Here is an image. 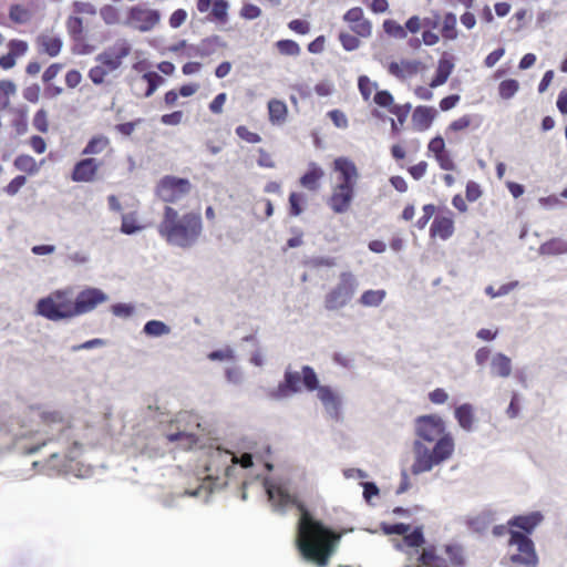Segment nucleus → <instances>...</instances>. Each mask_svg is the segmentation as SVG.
Masks as SVG:
<instances>
[{"mask_svg": "<svg viewBox=\"0 0 567 567\" xmlns=\"http://www.w3.org/2000/svg\"><path fill=\"white\" fill-rule=\"evenodd\" d=\"M262 486L275 513L282 515L292 506L299 511L295 543L301 557L318 567L327 566L337 550L340 537L333 529L316 519L306 505L281 485L264 478Z\"/></svg>", "mask_w": 567, "mask_h": 567, "instance_id": "obj_1", "label": "nucleus"}, {"mask_svg": "<svg viewBox=\"0 0 567 567\" xmlns=\"http://www.w3.org/2000/svg\"><path fill=\"white\" fill-rule=\"evenodd\" d=\"M416 440L412 444L411 473L421 475L447 461L454 453L455 442L446 432L444 420L437 414L417 416L414 421Z\"/></svg>", "mask_w": 567, "mask_h": 567, "instance_id": "obj_2", "label": "nucleus"}, {"mask_svg": "<svg viewBox=\"0 0 567 567\" xmlns=\"http://www.w3.org/2000/svg\"><path fill=\"white\" fill-rule=\"evenodd\" d=\"M306 390L317 391V398L324 408L326 413L334 420L340 419L342 398L330 385H320L319 377L310 365H302L301 371H293L288 365L284 372V379L279 384L269 390L268 398L274 401H284Z\"/></svg>", "mask_w": 567, "mask_h": 567, "instance_id": "obj_3", "label": "nucleus"}, {"mask_svg": "<svg viewBox=\"0 0 567 567\" xmlns=\"http://www.w3.org/2000/svg\"><path fill=\"white\" fill-rule=\"evenodd\" d=\"M237 465H240L241 468L251 467L254 465L252 454L244 453L241 456H237L231 450L210 446L204 464L209 487L200 485L195 489H186L185 494L192 497H200L204 494V502L208 503L209 495L226 486L228 480L235 475Z\"/></svg>", "mask_w": 567, "mask_h": 567, "instance_id": "obj_4", "label": "nucleus"}, {"mask_svg": "<svg viewBox=\"0 0 567 567\" xmlns=\"http://www.w3.org/2000/svg\"><path fill=\"white\" fill-rule=\"evenodd\" d=\"M157 231L168 245L189 249L199 240L203 233V219L198 213L188 212L179 215L175 208L165 206Z\"/></svg>", "mask_w": 567, "mask_h": 567, "instance_id": "obj_5", "label": "nucleus"}, {"mask_svg": "<svg viewBox=\"0 0 567 567\" xmlns=\"http://www.w3.org/2000/svg\"><path fill=\"white\" fill-rule=\"evenodd\" d=\"M359 279L351 271H342L337 284L326 293L323 305L328 311H338L347 307L359 289Z\"/></svg>", "mask_w": 567, "mask_h": 567, "instance_id": "obj_6", "label": "nucleus"}, {"mask_svg": "<svg viewBox=\"0 0 567 567\" xmlns=\"http://www.w3.org/2000/svg\"><path fill=\"white\" fill-rule=\"evenodd\" d=\"M508 545L516 546L517 548V553L509 556V560L513 564L524 567H537L539 558L530 537L519 535L518 530H509Z\"/></svg>", "mask_w": 567, "mask_h": 567, "instance_id": "obj_7", "label": "nucleus"}, {"mask_svg": "<svg viewBox=\"0 0 567 567\" xmlns=\"http://www.w3.org/2000/svg\"><path fill=\"white\" fill-rule=\"evenodd\" d=\"M192 190V184L187 178L166 175L159 179L156 186V195L165 203H176L187 196Z\"/></svg>", "mask_w": 567, "mask_h": 567, "instance_id": "obj_8", "label": "nucleus"}, {"mask_svg": "<svg viewBox=\"0 0 567 567\" xmlns=\"http://www.w3.org/2000/svg\"><path fill=\"white\" fill-rule=\"evenodd\" d=\"M161 21V12L156 9H145L141 6L130 8L125 25L141 32H150Z\"/></svg>", "mask_w": 567, "mask_h": 567, "instance_id": "obj_9", "label": "nucleus"}, {"mask_svg": "<svg viewBox=\"0 0 567 567\" xmlns=\"http://www.w3.org/2000/svg\"><path fill=\"white\" fill-rule=\"evenodd\" d=\"M131 44L125 39L117 40L112 47L95 56V61L102 64L110 73L117 70L123 59L130 55Z\"/></svg>", "mask_w": 567, "mask_h": 567, "instance_id": "obj_10", "label": "nucleus"}, {"mask_svg": "<svg viewBox=\"0 0 567 567\" xmlns=\"http://www.w3.org/2000/svg\"><path fill=\"white\" fill-rule=\"evenodd\" d=\"M43 420L47 423L48 429L44 430L47 439L43 441L42 445H45L48 442L52 441H58L65 444L71 441V427L66 422H64L60 413H43Z\"/></svg>", "mask_w": 567, "mask_h": 567, "instance_id": "obj_11", "label": "nucleus"}, {"mask_svg": "<svg viewBox=\"0 0 567 567\" xmlns=\"http://www.w3.org/2000/svg\"><path fill=\"white\" fill-rule=\"evenodd\" d=\"M109 300V296L100 288L86 287L75 297V313L79 316L93 311L99 305Z\"/></svg>", "mask_w": 567, "mask_h": 567, "instance_id": "obj_12", "label": "nucleus"}, {"mask_svg": "<svg viewBox=\"0 0 567 567\" xmlns=\"http://www.w3.org/2000/svg\"><path fill=\"white\" fill-rule=\"evenodd\" d=\"M544 520V515L538 512H530L524 515H515L508 522L507 526L509 530H518L519 535H530L537 528L538 525Z\"/></svg>", "mask_w": 567, "mask_h": 567, "instance_id": "obj_13", "label": "nucleus"}, {"mask_svg": "<svg viewBox=\"0 0 567 567\" xmlns=\"http://www.w3.org/2000/svg\"><path fill=\"white\" fill-rule=\"evenodd\" d=\"M101 162L94 157H85L78 161L72 169L71 178L78 183H90L95 179Z\"/></svg>", "mask_w": 567, "mask_h": 567, "instance_id": "obj_14", "label": "nucleus"}, {"mask_svg": "<svg viewBox=\"0 0 567 567\" xmlns=\"http://www.w3.org/2000/svg\"><path fill=\"white\" fill-rule=\"evenodd\" d=\"M354 197V187L337 185L329 200L330 208L336 214L346 213Z\"/></svg>", "mask_w": 567, "mask_h": 567, "instance_id": "obj_15", "label": "nucleus"}, {"mask_svg": "<svg viewBox=\"0 0 567 567\" xmlns=\"http://www.w3.org/2000/svg\"><path fill=\"white\" fill-rule=\"evenodd\" d=\"M334 171L339 173V185L355 187L359 172L355 164L347 157H338L333 162Z\"/></svg>", "mask_w": 567, "mask_h": 567, "instance_id": "obj_16", "label": "nucleus"}, {"mask_svg": "<svg viewBox=\"0 0 567 567\" xmlns=\"http://www.w3.org/2000/svg\"><path fill=\"white\" fill-rule=\"evenodd\" d=\"M37 313L51 321L64 320V313L59 311L58 299L54 297V291L49 296L41 298L35 305Z\"/></svg>", "mask_w": 567, "mask_h": 567, "instance_id": "obj_17", "label": "nucleus"}, {"mask_svg": "<svg viewBox=\"0 0 567 567\" xmlns=\"http://www.w3.org/2000/svg\"><path fill=\"white\" fill-rule=\"evenodd\" d=\"M217 47L225 48L226 42L219 35H212L202 40L196 45H189L187 48V55L207 58L216 52Z\"/></svg>", "mask_w": 567, "mask_h": 567, "instance_id": "obj_18", "label": "nucleus"}, {"mask_svg": "<svg viewBox=\"0 0 567 567\" xmlns=\"http://www.w3.org/2000/svg\"><path fill=\"white\" fill-rule=\"evenodd\" d=\"M437 112L432 106L419 105L412 114L413 127L416 131H426L433 123Z\"/></svg>", "mask_w": 567, "mask_h": 567, "instance_id": "obj_19", "label": "nucleus"}, {"mask_svg": "<svg viewBox=\"0 0 567 567\" xmlns=\"http://www.w3.org/2000/svg\"><path fill=\"white\" fill-rule=\"evenodd\" d=\"M489 374L495 378H508L512 374L511 358L502 352L495 353L491 360Z\"/></svg>", "mask_w": 567, "mask_h": 567, "instance_id": "obj_20", "label": "nucleus"}, {"mask_svg": "<svg viewBox=\"0 0 567 567\" xmlns=\"http://www.w3.org/2000/svg\"><path fill=\"white\" fill-rule=\"evenodd\" d=\"M496 519V512L492 508H485L477 515L468 518L467 525L471 530L477 534H483L487 530L493 522Z\"/></svg>", "mask_w": 567, "mask_h": 567, "instance_id": "obj_21", "label": "nucleus"}, {"mask_svg": "<svg viewBox=\"0 0 567 567\" xmlns=\"http://www.w3.org/2000/svg\"><path fill=\"white\" fill-rule=\"evenodd\" d=\"M54 297L58 299L59 303V311L64 313V320L71 319L74 317H78L79 315L75 313V299H71V290H55Z\"/></svg>", "mask_w": 567, "mask_h": 567, "instance_id": "obj_22", "label": "nucleus"}, {"mask_svg": "<svg viewBox=\"0 0 567 567\" xmlns=\"http://www.w3.org/2000/svg\"><path fill=\"white\" fill-rule=\"evenodd\" d=\"M454 416L457 420L458 425L467 432L473 430L474 423V410L470 403H463L455 408Z\"/></svg>", "mask_w": 567, "mask_h": 567, "instance_id": "obj_23", "label": "nucleus"}, {"mask_svg": "<svg viewBox=\"0 0 567 567\" xmlns=\"http://www.w3.org/2000/svg\"><path fill=\"white\" fill-rule=\"evenodd\" d=\"M431 235L443 240L449 239L454 233L453 220L449 217H436L431 225Z\"/></svg>", "mask_w": 567, "mask_h": 567, "instance_id": "obj_24", "label": "nucleus"}, {"mask_svg": "<svg viewBox=\"0 0 567 567\" xmlns=\"http://www.w3.org/2000/svg\"><path fill=\"white\" fill-rule=\"evenodd\" d=\"M323 174V169L319 165L310 163L308 171L300 177V184L309 190H316Z\"/></svg>", "mask_w": 567, "mask_h": 567, "instance_id": "obj_25", "label": "nucleus"}, {"mask_svg": "<svg viewBox=\"0 0 567 567\" xmlns=\"http://www.w3.org/2000/svg\"><path fill=\"white\" fill-rule=\"evenodd\" d=\"M539 255L543 256H558L567 254V240L561 238H553L539 246Z\"/></svg>", "mask_w": 567, "mask_h": 567, "instance_id": "obj_26", "label": "nucleus"}, {"mask_svg": "<svg viewBox=\"0 0 567 567\" xmlns=\"http://www.w3.org/2000/svg\"><path fill=\"white\" fill-rule=\"evenodd\" d=\"M41 51L54 58L61 52L63 42L59 37L40 35L37 40Z\"/></svg>", "mask_w": 567, "mask_h": 567, "instance_id": "obj_27", "label": "nucleus"}, {"mask_svg": "<svg viewBox=\"0 0 567 567\" xmlns=\"http://www.w3.org/2000/svg\"><path fill=\"white\" fill-rule=\"evenodd\" d=\"M454 64L446 59H441L434 76L431 80L430 86L437 87L446 83L449 76L453 71Z\"/></svg>", "mask_w": 567, "mask_h": 567, "instance_id": "obj_28", "label": "nucleus"}, {"mask_svg": "<svg viewBox=\"0 0 567 567\" xmlns=\"http://www.w3.org/2000/svg\"><path fill=\"white\" fill-rule=\"evenodd\" d=\"M143 333L150 338H159L171 333V327L162 320L152 319L143 326Z\"/></svg>", "mask_w": 567, "mask_h": 567, "instance_id": "obj_29", "label": "nucleus"}, {"mask_svg": "<svg viewBox=\"0 0 567 567\" xmlns=\"http://www.w3.org/2000/svg\"><path fill=\"white\" fill-rule=\"evenodd\" d=\"M269 121L271 123H281L287 116V105L285 102L272 99L268 102Z\"/></svg>", "mask_w": 567, "mask_h": 567, "instance_id": "obj_30", "label": "nucleus"}, {"mask_svg": "<svg viewBox=\"0 0 567 567\" xmlns=\"http://www.w3.org/2000/svg\"><path fill=\"white\" fill-rule=\"evenodd\" d=\"M385 297L386 291L383 289H369L361 295L359 303L362 305L363 307H379L383 302Z\"/></svg>", "mask_w": 567, "mask_h": 567, "instance_id": "obj_31", "label": "nucleus"}, {"mask_svg": "<svg viewBox=\"0 0 567 567\" xmlns=\"http://www.w3.org/2000/svg\"><path fill=\"white\" fill-rule=\"evenodd\" d=\"M110 144V140L104 135H96L89 140L82 151L83 155L101 154Z\"/></svg>", "mask_w": 567, "mask_h": 567, "instance_id": "obj_32", "label": "nucleus"}, {"mask_svg": "<svg viewBox=\"0 0 567 567\" xmlns=\"http://www.w3.org/2000/svg\"><path fill=\"white\" fill-rule=\"evenodd\" d=\"M167 440L169 442H177L178 445L184 450H189L197 443L196 435L185 431L169 433L167 434Z\"/></svg>", "mask_w": 567, "mask_h": 567, "instance_id": "obj_33", "label": "nucleus"}, {"mask_svg": "<svg viewBox=\"0 0 567 567\" xmlns=\"http://www.w3.org/2000/svg\"><path fill=\"white\" fill-rule=\"evenodd\" d=\"M456 14L453 12L445 13L442 21V37L446 40H455L457 38Z\"/></svg>", "mask_w": 567, "mask_h": 567, "instance_id": "obj_34", "label": "nucleus"}, {"mask_svg": "<svg viewBox=\"0 0 567 567\" xmlns=\"http://www.w3.org/2000/svg\"><path fill=\"white\" fill-rule=\"evenodd\" d=\"M14 167L29 175H33L39 171L35 159L30 155H19L14 159Z\"/></svg>", "mask_w": 567, "mask_h": 567, "instance_id": "obj_35", "label": "nucleus"}, {"mask_svg": "<svg viewBox=\"0 0 567 567\" xmlns=\"http://www.w3.org/2000/svg\"><path fill=\"white\" fill-rule=\"evenodd\" d=\"M142 79L147 83V89L145 92L146 97L152 96L158 86L165 81L164 78L155 71L145 72L142 75Z\"/></svg>", "mask_w": 567, "mask_h": 567, "instance_id": "obj_36", "label": "nucleus"}, {"mask_svg": "<svg viewBox=\"0 0 567 567\" xmlns=\"http://www.w3.org/2000/svg\"><path fill=\"white\" fill-rule=\"evenodd\" d=\"M519 90V83L515 79H507L499 83L498 93L504 100L512 99Z\"/></svg>", "mask_w": 567, "mask_h": 567, "instance_id": "obj_37", "label": "nucleus"}, {"mask_svg": "<svg viewBox=\"0 0 567 567\" xmlns=\"http://www.w3.org/2000/svg\"><path fill=\"white\" fill-rule=\"evenodd\" d=\"M383 30L386 34L390 37H393L395 39H405L406 38V30L398 23L395 20L386 19L383 21Z\"/></svg>", "mask_w": 567, "mask_h": 567, "instance_id": "obj_38", "label": "nucleus"}, {"mask_svg": "<svg viewBox=\"0 0 567 567\" xmlns=\"http://www.w3.org/2000/svg\"><path fill=\"white\" fill-rule=\"evenodd\" d=\"M336 265V258L330 256H313L306 261V266L311 269L332 268Z\"/></svg>", "mask_w": 567, "mask_h": 567, "instance_id": "obj_39", "label": "nucleus"}, {"mask_svg": "<svg viewBox=\"0 0 567 567\" xmlns=\"http://www.w3.org/2000/svg\"><path fill=\"white\" fill-rule=\"evenodd\" d=\"M9 18L16 23L24 24L30 20L31 14L23 6L12 4L9 9Z\"/></svg>", "mask_w": 567, "mask_h": 567, "instance_id": "obj_40", "label": "nucleus"}, {"mask_svg": "<svg viewBox=\"0 0 567 567\" xmlns=\"http://www.w3.org/2000/svg\"><path fill=\"white\" fill-rule=\"evenodd\" d=\"M66 29L73 40L79 41L82 39L83 20L80 17L71 16L66 20Z\"/></svg>", "mask_w": 567, "mask_h": 567, "instance_id": "obj_41", "label": "nucleus"}, {"mask_svg": "<svg viewBox=\"0 0 567 567\" xmlns=\"http://www.w3.org/2000/svg\"><path fill=\"white\" fill-rule=\"evenodd\" d=\"M278 51L284 55L297 56L300 53L299 44L290 39H284L276 42Z\"/></svg>", "mask_w": 567, "mask_h": 567, "instance_id": "obj_42", "label": "nucleus"}, {"mask_svg": "<svg viewBox=\"0 0 567 567\" xmlns=\"http://www.w3.org/2000/svg\"><path fill=\"white\" fill-rule=\"evenodd\" d=\"M142 230V226L137 225L133 214L122 215L121 233L125 235H134Z\"/></svg>", "mask_w": 567, "mask_h": 567, "instance_id": "obj_43", "label": "nucleus"}, {"mask_svg": "<svg viewBox=\"0 0 567 567\" xmlns=\"http://www.w3.org/2000/svg\"><path fill=\"white\" fill-rule=\"evenodd\" d=\"M100 16L103 19V21L109 25H113L120 22V12L117 8H115L112 4L103 6L100 9Z\"/></svg>", "mask_w": 567, "mask_h": 567, "instance_id": "obj_44", "label": "nucleus"}, {"mask_svg": "<svg viewBox=\"0 0 567 567\" xmlns=\"http://www.w3.org/2000/svg\"><path fill=\"white\" fill-rule=\"evenodd\" d=\"M228 8L227 0H215L212 6V16L215 20L225 22L228 18Z\"/></svg>", "mask_w": 567, "mask_h": 567, "instance_id": "obj_45", "label": "nucleus"}, {"mask_svg": "<svg viewBox=\"0 0 567 567\" xmlns=\"http://www.w3.org/2000/svg\"><path fill=\"white\" fill-rule=\"evenodd\" d=\"M381 529L385 535L404 536V534H406L411 529V526L409 524H404V523H393V524L382 523Z\"/></svg>", "mask_w": 567, "mask_h": 567, "instance_id": "obj_46", "label": "nucleus"}, {"mask_svg": "<svg viewBox=\"0 0 567 567\" xmlns=\"http://www.w3.org/2000/svg\"><path fill=\"white\" fill-rule=\"evenodd\" d=\"M373 102L380 107L391 109L394 105L393 95L388 90L377 91L373 97Z\"/></svg>", "mask_w": 567, "mask_h": 567, "instance_id": "obj_47", "label": "nucleus"}, {"mask_svg": "<svg viewBox=\"0 0 567 567\" xmlns=\"http://www.w3.org/2000/svg\"><path fill=\"white\" fill-rule=\"evenodd\" d=\"M34 128L41 133H47L49 130L48 112L44 109H40L33 116L32 122Z\"/></svg>", "mask_w": 567, "mask_h": 567, "instance_id": "obj_48", "label": "nucleus"}, {"mask_svg": "<svg viewBox=\"0 0 567 567\" xmlns=\"http://www.w3.org/2000/svg\"><path fill=\"white\" fill-rule=\"evenodd\" d=\"M289 214L291 216H299L302 213L301 203L303 202V195L300 193L292 192L289 195Z\"/></svg>", "mask_w": 567, "mask_h": 567, "instance_id": "obj_49", "label": "nucleus"}, {"mask_svg": "<svg viewBox=\"0 0 567 567\" xmlns=\"http://www.w3.org/2000/svg\"><path fill=\"white\" fill-rule=\"evenodd\" d=\"M411 109V103L394 104L393 106H391L389 112L395 115L398 117L399 123L402 125L406 121Z\"/></svg>", "mask_w": 567, "mask_h": 567, "instance_id": "obj_50", "label": "nucleus"}, {"mask_svg": "<svg viewBox=\"0 0 567 567\" xmlns=\"http://www.w3.org/2000/svg\"><path fill=\"white\" fill-rule=\"evenodd\" d=\"M339 40L346 51H353L360 45V40L348 32H340Z\"/></svg>", "mask_w": 567, "mask_h": 567, "instance_id": "obj_51", "label": "nucleus"}, {"mask_svg": "<svg viewBox=\"0 0 567 567\" xmlns=\"http://www.w3.org/2000/svg\"><path fill=\"white\" fill-rule=\"evenodd\" d=\"M111 311L115 317L128 318L134 313V306L131 303L117 302L111 307Z\"/></svg>", "mask_w": 567, "mask_h": 567, "instance_id": "obj_52", "label": "nucleus"}, {"mask_svg": "<svg viewBox=\"0 0 567 567\" xmlns=\"http://www.w3.org/2000/svg\"><path fill=\"white\" fill-rule=\"evenodd\" d=\"M8 47L9 52L13 54L16 59L17 56L25 54L29 49L28 42L19 39L10 40Z\"/></svg>", "mask_w": 567, "mask_h": 567, "instance_id": "obj_53", "label": "nucleus"}, {"mask_svg": "<svg viewBox=\"0 0 567 567\" xmlns=\"http://www.w3.org/2000/svg\"><path fill=\"white\" fill-rule=\"evenodd\" d=\"M75 467L73 465H64L63 466V473H74V475L79 478H86L91 476V466H85L83 464H75Z\"/></svg>", "mask_w": 567, "mask_h": 567, "instance_id": "obj_54", "label": "nucleus"}, {"mask_svg": "<svg viewBox=\"0 0 567 567\" xmlns=\"http://www.w3.org/2000/svg\"><path fill=\"white\" fill-rule=\"evenodd\" d=\"M236 134L241 140L248 142V143H259L261 141V137L259 134L250 132L246 126L239 125L236 127Z\"/></svg>", "mask_w": 567, "mask_h": 567, "instance_id": "obj_55", "label": "nucleus"}, {"mask_svg": "<svg viewBox=\"0 0 567 567\" xmlns=\"http://www.w3.org/2000/svg\"><path fill=\"white\" fill-rule=\"evenodd\" d=\"M109 73L110 72L101 64L89 71V78L95 85H100L104 82V79Z\"/></svg>", "mask_w": 567, "mask_h": 567, "instance_id": "obj_56", "label": "nucleus"}, {"mask_svg": "<svg viewBox=\"0 0 567 567\" xmlns=\"http://www.w3.org/2000/svg\"><path fill=\"white\" fill-rule=\"evenodd\" d=\"M351 29L354 33L362 38H368L371 35L372 32V24L369 20L363 19L354 24L351 25Z\"/></svg>", "mask_w": 567, "mask_h": 567, "instance_id": "obj_57", "label": "nucleus"}, {"mask_svg": "<svg viewBox=\"0 0 567 567\" xmlns=\"http://www.w3.org/2000/svg\"><path fill=\"white\" fill-rule=\"evenodd\" d=\"M25 183L27 177L24 175H18L4 187V192L10 196H14Z\"/></svg>", "mask_w": 567, "mask_h": 567, "instance_id": "obj_58", "label": "nucleus"}, {"mask_svg": "<svg viewBox=\"0 0 567 567\" xmlns=\"http://www.w3.org/2000/svg\"><path fill=\"white\" fill-rule=\"evenodd\" d=\"M105 344H106V340L100 339V338H95V339L87 340V341H85L83 343L72 346L71 351L72 352H78L80 350H91V349H94V348L104 347Z\"/></svg>", "mask_w": 567, "mask_h": 567, "instance_id": "obj_59", "label": "nucleus"}, {"mask_svg": "<svg viewBox=\"0 0 567 567\" xmlns=\"http://www.w3.org/2000/svg\"><path fill=\"white\" fill-rule=\"evenodd\" d=\"M358 87L364 101H368L372 93V83L367 75H360L358 79Z\"/></svg>", "mask_w": 567, "mask_h": 567, "instance_id": "obj_60", "label": "nucleus"}, {"mask_svg": "<svg viewBox=\"0 0 567 567\" xmlns=\"http://www.w3.org/2000/svg\"><path fill=\"white\" fill-rule=\"evenodd\" d=\"M361 486L363 487V498L368 504H371V499L374 496H378L380 493V488L374 482H362Z\"/></svg>", "mask_w": 567, "mask_h": 567, "instance_id": "obj_61", "label": "nucleus"}, {"mask_svg": "<svg viewBox=\"0 0 567 567\" xmlns=\"http://www.w3.org/2000/svg\"><path fill=\"white\" fill-rule=\"evenodd\" d=\"M207 357L210 361L233 360L235 358V352L230 348L224 350L219 349L209 352Z\"/></svg>", "mask_w": 567, "mask_h": 567, "instance_id": "obj_62", "label": "nucleus"}, {"mask_svg": "<svg viewBox=\"0 0 567 567\" xmlns=\"http://www.w3.org/2000/svg\"><path fill=\"white\" fill-rule=\"evenodd\" d=\"M240 16L247 20H254L261 16L259 7L252 3H245L240 10Z\"/></svg>", "mask_w": 567, "mask_h": 567, "instance_id": "obj_63", "label": "nucleus"}, {"mask_svg": "<svg viewBox=\"0 0 567 567\" xmlns=\"http://www.w3.org/2000/svg\"><path fill=\"white\" fill-rule=\"evenodd\" d=\"M435 213V206L432 204H426L423 206V215L421 218H419L415 223V226L419 229H423L430 219L432 218L433 214Z\"/></svg>", "mask_w": 567, "mask_h": 567, "instance_id": "obj_64", "label": "nucleus"}]
</instances>
